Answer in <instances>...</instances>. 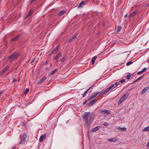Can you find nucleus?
<instances>
[{"mask_svg":"<svg viewBox=\"0 0 149 149\" xmlns=\"http://www.w3.org/2000/svg\"><path fill=\"white\" fill-rule=\"evenodd\" d=\"M101 111L102 113H104V114H105V113L109 114L111 113L108 110H101Z\"/></svg>","mask_w":149,"mask_h":149,"instance_id":"obj_8","label":"nucleus"},{"mask_svg":"<svg viewBox=\"0 0 149 149\" xmlns=\"http://www.w3.org/2000/svg\"><path fill=\"white\" fill-rule=\"evenodd\" d=\"M32 13L31 12H30L28 14H27V15L25 17V19L27 18L29 16H30L31 15Z\"/></svg>","mask_w":149,"mask_h":149,"instance_id":"obj_20","label":"nucleus"},{"mask_svg":"<svg viewBox=\"0 0 149 149\" xmlns=\"http://www.w3.org/2000/svg\"><path fill=\"white\" fill-rule=\"evenodd\" d=\"M119 128L120 129V130L123 131H125L127 130L126 128L125 127L120 128Z\"/></svg>","mask_w":149,"mask_h":149,"instance_id":"obj_27","label":"nucleus"},{"mask_svg":"<svg viewBox=\"0 0 149 149\" xmlns=\"http://www.w3.org/2000/svg\"><path fill=\"white\" fill-rule=\"evenodd\" d=\"M125 81V79H123L120 80V82L121 83H123Z\"/></svg>","mask_w":149,"mask_h":149,"instance_id":"obj_32","label":"nucleus"},{"mask_svg":"<svg viewBox=\"0 0 149 149\" xmlns=\"http://www.w3.org/2000/svg\"><path fill=\"white\" fill-rule=\"evenodd\" d=\"M87 100H86V101L84 103V104H85L87 102Z\"/></svg>","mask_w":149,"mask_h":149,"instance_id":"obj_52","label":"nucleus"},{"mask_svg":"<svg viewBox=\"0 0 149 149\" xmlns=\"http://www.w3.org/2000/svg\"><path fill=\"white\" fill-rule=\"evenodd\" d=\"M147 147H149V141L148 143H147Z\"/></svg>","mask_w":149,"mask_h":149,"instance_id":"obj_45","label":"nucleus"},{"mask_svg":"<svg viewBox=\"0 0 149 149\" xmlns=\"http://www.w3.org/2000/svg\"><path fill=\"white\" fill-rule=\"evenodd\" d=\"M46 137V135L45 134H44L43 135H42L41 136H40V138L39 140V141L40 142H41L42 141L43 139H44Z\"/></svg>","mask_w":149,"mask_h":149,"instance_id":"obj_16","label":"nucleus"},{"mask_svg":"<svg viewBox=\"0 0 149 149\" xmlns=\"http://www.w3.org/2000/svg\"><path fill=\"white\" fill-rule=\"evenodd\" d=\"M131 75L130 74H128L126 76V78L127 79H130Z\"/></svg>","mask_w":149,"mask_h":149,"instance_id":"obj_30","label":"nucleus"},{"mask_svg":"<svg viewBox=\"0 0 149 149\" xmlns=\"http://www.w3.org/2000/svg\"><path fill=\"white\" fill-rule=\"evenodd\" d=\"M58 70V69H55L54 70H53L52 71L50 72V74H49V75L50 76H52L53 74L55 73Z\"/></svg>","mask_w":149,"mask_h":149,"instance_id":"obj_12","label":"nucleus"},{"mask_svg":"<svg viewBox=\"0 0 149 149\" xmlns=\"http://www.w3.org/2000/svg\"><path fill=\"white\" fill-rule=\"evenodd\" d=\"M52 63H51L50 65V67L52 66Z\"/></svg>","mask_w":149,"mask_h":149,"instance_id":"obj_55","label":"nucleus"},{"mask_svg":"<svg viewBox=\"0 0 149 149\" xmlns=\"http://www.w3.org/2000/svg\"><path fill=\"white\" fill-rule=\"evenodd\" d=\"M92 87H93V86H91V87H90L89 88H88V91H89V90H90V89H92Z\"/></svg>","mask_w":149,"mask_h":149,"instance_id":"obj_46","label":"nucleus"},{"mask_svg":"<svg viewBox=\"0 0 149 149\" xmlns=\"http://www.w3.org/2000/svg\"><path fill=\"white\" fill-rule=\"evenodd\" d=\"M100 128V126H97L94 128H93L92 129V131L93 132H95L97 130H99Z\"/></svg>","mask_w":149,"mask_h":149,"instance_id":"obj_10","label":"nucleus"},{"mask_svg":"<svg viewBox=\"0 0 149 149\" xmlns=\"http://www.w3.org/2000/svg\"><path fill=\"white\" fill-rule=\"evenodd\" d=\"M95 118L94 113H93L91 114L90 112H86L83 116L82 120L85 122V125H87L92 123Z\"/></svg>","mask_w":149,"mask_h":149,"instance_id":"obj_1","label":"nucleus"},{"mask_svg":"<svg viewBox=\"0 0 149 149\" xmlns=\"http://www.w3.org/2000/svg\"><path fill=\"white\" fill-rule=\"evenodd\" d=\"M105 91H106V92H107H107L109 91V89H108V88H107V89H106V90H105Z\"/></svg>","mask_w":149,"mask_h":149,"instance_id":"obj_49","label":"nucleus"},{"mask_svg":"<svg viewBox=\"0 0 149 149\" xmlns=\"http://www.w3.org/2000/svg\"><path fill=\"white\" fill-rule=\"evenodd\" d=\"M9 68L8 67H5L3 71V74Z\"/></svg>","mask_w":149,"mask_h":149,"instance_id":"obj_21","label":"nucleus"},{"mask_svg":"<svg viewBox=\"0 0 149 149\" xmlns=\"http://www.w3.org/2000/svg\"><path fill=\"white\" fill-rule=\"evenodd\" d=\"M108 140L110 141L115 142L118 140V139L116 137H115L114 138L109 139Z\"/></svg>","mask_w":149,"mask_h":149,"instance_id":"obj_14","label":"nucleus"},{"mask_svg":"<svg viewBox=\"0 0 149 149\" xmlns=\"http://www.w3.org/2000/svg\"><path fill=\"white\" fill-rule=\"evenodd\" d=\"M107 93V92L106 91H105V90L103 92H102L101 93V94H102V95H104V94H105V93Z\"/></svg>","mask_w":149,"mask_h":149,"instance_id":"obj_36","label":"nucleus"},{"mask_svg":"<svg viewBox=\"0 0 149 149\" xmlns=\"http://www.w3.org/2000/svg\"><path fill=\"white\" fill-rule=\"evenodd\" d=\"M100 93V92H96L92 94V95L90 96L89 97L88 99L87 100H91L93 98L95 97L97 95Z\"/></svg>","mask_w":149,"mask_h":149,"instance_id":"obj_5","label":"nucleus"},{"mask_svg":"<svg viewBox=\"0 0 149 149\" xmlns=\"http://www.w3.org/2000/svg\"><path fill=\"white\" fill-rule=\"evenodd\" d=\"M88 91L87 89L86 91L83 94V97H84L86 96V94L88 93Z\"/></svg>","mask_w":149,"mask_h":149,"instance_id":"obj_24","label":"nucleus"},{"mask_svg":"<svg viewBox=\"0 0 149 149\" xmlns=\"http://www.w3.org/2000/svg\"><path fill=\"white\" fill-rule=\"evenodd\" d=\"M27 136V134L26 133H24L22 136L20 137L21 140L19 142V144H24L26 142V139Z\"/></svg>","mask_w":149,"mask_h":149,"instance_id":"obj_3","label":"nucleus"},{"mask_svg":"<svg viewBox=\"0 0 149 149\" xmlns=\"http://www.w3.org/2000/svg\"><path fill=\"white\" fill-rule=\"evenodd\" d=\"M146 68H143V69L142 70V71L143 72L146 71Z\"/></svg>","mask_w":149,"mask_h":149,"instance_id":"obj_37","label":"nucleus"},{"mask_svg":"<svg viewBox=\"0 0 149 149\" xmlns=\"http://www.w3.org/2000/svg\"><path fill=\"white\" fill-rule=\"evenodd\" d=\"M47 77H43L38 82V84H40L42 83L45 81L47 79Z\"/></svg>","mask_w":149,"mask_h":149,"instance_id":"obj_7","label":"nucleus"},{"mask_svg":"<svg viewBox=\"0 0 149 149\" xmlns=\"http://www.w3.org/2000/svg\"><path fill=\"white\" fill-rule=\"evenodd\" d=\"M97 102V100L94 99L89 102V106H91Z\"/></svg>","mask_w":149,"mask_h":149,"instance_id":"obj_11","label":"nucleus"},{"mask_svg":"<svg viewBox=\"0 0 149 149\" xmlns=\"http://www.w3.org/2000/svg\"><path fill=\"white\" fill-rule=\"evenodd\" d=\"M16 146H14L13 147L12 149H16Z\"/></svg>","mask_w":149,"mask_h":149,"instance_id":"obj_53","label":"nucleus"},{"mask_svg":"<svg viewBox=\"0 0 149 149\" xmlns=\"http://www.w3.org/2000/svg\"><path fill=\"white\" fill-rule=\"evenodd\" d=\"M77 35L76 34H75V35L72 37V38L68 40V42H72L73 41V39H75L76 38Z\"/></svg>","mask_w":149,"mask_h":149,"instance_id":"obj_13","label":"nucleus"},{"mask_svg":"<svg viewBox=\"0 0 149 149\" xmlns=\"http://www.w3.org/2000/svg\"><path fill=\"white\" fill-rule=\"evenodd\" d=\"M121 29L122 28L120 26H118L117 28H116V30L117 32H119L120 31Z\"/></svg>","mask_w":149,"mask_h":149,"instance_id":"obj_23","label":"nucleus"},{"mask_svg":"<svg viewBox=\"0 0 149 149\" xmlns=\"http://www.w3.org/2000/svg\"><path fill=\"white\" fill-rule=\"evenodd\" d=\"M103 125L105 126H107L108 125V123H105L103 124Z\"/></svg>","mask_w":149,"mask_h":149,"instance_id":"obj_39","label":"nucleus"},{"mask_svg":"<svg viewBox=\"0 0 149 149\" xmlns=\"http://www.w3.org/2000/svg\"><path fill=\"white\" fill-rule=\"evenodd\" d=\"M133 17L132 15L131 14V13L128 16V18H130V17Z\"/></svg>","mask_w":149,"mask_h":149,"instance_id":"obj_42","label":"nucleus"},{"mask_svg":"<svg viewBox=\"0 0 149 149\" xmlns=\"http://www.w3.org/2000/svg\"><path fill=\"white\" fill-rule=\"evenodd\" d=\"M148 62L149 63V59H148Z\"/></svg>","mask_w":149,"mask_h":149,"instance_id":"obj_56","label":"nucleus"},{"mask_svg":"<svg viewBox=\"0 0 149 149\" xmlns=\"http://www.w3.org/2000/svg\"><path fill=\"white\" fill-rule=\"evenodd\" d=\"M114 85L113 84V85H111L110 87L111 88H113L114 87Z\"/></svg>","mask_w":149,"mask_h":149,"instance_id":"obj_47","label":"nucleus"},{"mask_svg":"<svg viewBox=\"0 0 149 149\" xmlns=\"http://www.w3.org/2000/svg\"><path fill=\"white\" fill-rule=\"evenodd\" d=\"M20 53L18 52H15L8 57V58L13 61L15 59L17 58L20 55Z\"/></svg>","mask_w":149,"mask_h":149,"instance_id":"obj_2","label":"nucleus"},{"mask_svg":"<svg viewBox=\"0 0 149 149\" xmlns=\"http://www.w3.org/2000/svg\"><path fill=\"white\" fill-rule=\"evenodd\" d=\"M65 11L63 10L61 11L59 13V15H64L65 13Z\"/></svg>","mask_w":149,"mask_h":149,"instance_id":"obj_26","label":"nucleus"},{"mask_svg":"<svg viewBox=\"0 0 149 149\" xmlns=\"http://www.w3.org/2000/svg\"><path fill=\"white\" fill-rule=\"evenodd\" d=\"M149 89V86L144 88L141 92V94H143Z\"/></svg>","mask_w":149,"mask_h":149,"instance_id":"obj_9","label":"nucleus"},{"mask_svg":"<svg viewBox=\"0 0 149 149\" xmlns=\"http://www.w3.org/2000/svg\"><path fill=\"white\" fill-rule=\"evenodd\" d=\"M129 96V94L128 93H126L124 94L122 97L120 98L119 101L118 102V104H120L123 101L126 99V98L128 97Z\"/></svg>","mask_w":149,"mask_h":149,"instance_id":"obj_4","label":"nucleus"},{"mask_svg":"<svg viewBox=\"0 0 149 149\" xmlns=\"http://www.w3.org/2000/svg\"><path fill=\"white\" fill-rule=\"evenodd\" d=\"M97 57L96 56H95L93 57L92 60V64H94L95 63V60Z\"/></svg>","mask_w":149,"mask_h":149,"instance_id":"obj_19","label":"nucleus"},{"mask_svg":"<svg viewBox=\"0 0 149 149\" xmlns=\"http://www.w3.org/2000/svg\"><path fill=\"white\" fill-rule=\"evenodd\" d=\"M20 37L19 35H18L16 37L12 39L11 40V41L13 42H14L16 40H18L19 38Z\"/></svg>","mask_w":149,"mask_h":149,"instance_id":"obj_17","label":"nucleus"},{"mask_svg":"<svg viewBox=\"0 0 149 149\" xmlns=\"http://www.w3.org/2000/svg\"><path fill=\"white\" fill-rule=\"evenodd\" d=\"M45 69L46 70H47L48 69V68L47 67L45 68Z\"/></svg>","mask_w":149,"mask_h":149,"instance_id":"obj_54","label":"nucleus"},{"mask_svg":"<svg viewBox=\"0 0 149 149\" xmlns=\"http://www.w3.org/2000/svg\"><path fill=\"white\" fill-rule=\"evenodd\" d=\"M59 47V45H58L57 46H56L55 48V49L56 50H58V48Z\"/></svg>","mask_w":149,"mask_h":149,"instance_id":"obj_40","label":"nucleus"},{"mask_svg":"<svg viewBox=\"0 0 149 149\" xmlns=\"http://www.w3.org/2000/svg\"><path fill=\"white\" fill-rule=\"evenodd\" d=\"M138 13V10H136L131 13L133 16H134Z\"/></svg>","mask_w":149,"mask_h":149,"instance_id":"obj_18","label":"nucleus"},{"mask_svg":"<svg viewBox=\"0 0 149 149\" xmlns=\"http://www.w3.org/2000/svg\"><path fill=\"white\" fill-rule=\"evenodd\" d=\"M149 131V125L145 127L143 130V131L146 132Z\"/></svg>","mask_w":149,"mask_h":149,"instance_id":"obj_22","label":"nucleus"},{"mask_svg":"<svg viewBox=\"0 0 149 149\" xmlns=\"http://www.w3.org/2000/svg\"><path fill=\"white\" fill-rule=\"evenodd\" d=\"M107 88L109 89V91L110 89H111V88L110 87H109Z\"/></svg>","mask_w":149,"mask_h":149,"instance_id":"obj_51","label":"nucleus"},{"mask_svg":"<svg viewBox=\"0 0 149 149\" xmlns=\"http://www.w3.org/2000/svg\"><path fill=\"white\" fill-rule=\"evenodd\" d=\"M29 91V88H26L25 91L24 93L25 94L27 93H28V91Z\"/></svg>","mask_w":149,"mask_h":149,"instance_id":"obj_31","label":"nucleus"},{"mask_svg":"<svg viewBox=\"0 0 149 149\" xmlns=\"http://www.w3.org/2000/svg\"><path fill=\"white\" fill-rule=\"evenodd\" d=\"M62 54L61 52H59L54 58V60L56 61L57 62L58 60V58L61 56Z\"/></svg>","mask_w":149,"mask_h":149,"instance_id":"obj_6","label":"nucleus"},{"mask_svg":"<svg viewBox=\"0 0 149 149\" xmlns=\"http://www.w3.org/2000/svg\"><path fill=\"white\" fill-rule=\"evenodd\" d=\"M3 93V91H0V96Z\"/></svg>","mask_w":149,"mask_h":149,"instance_id":"obj_44","label":"nucleus"},{"mask_svg":"<svg viewBox=\"0 0 149 149\" xmlns=\"http://www.w3.org/2000/svg\"><path fill=\"white\" fill-rule=\"evenodd\" d=\"M120 84V82H117L116 83V85L117 86H118V85H119Z\"/></svg>","mask_w":149,"mask_h":149,"instance_id":"obj_41","label":"nucleus"},{"mask_svg":"<svg viewBox=\"0 0 149 149\" xmlns=\"http://www.w3.org/2000/svg\"><path fill=\"white\" fill-rule=\"evenodd\" d=\"M56 51H57V50H56L55 49H54V50H53L52 52H51V54H49V55H51L52 54H53V53H54L56 52Z\"/></svg>","mask_w":149,"mask_h":149,"instance_id":"obj_29","label":"nucleus"},{"mask_svg":"<svg viewBox=\"0 0 149 149\" xmlns=\"http://www.w3.org/2000/svg\"><path fill=\"white\" fill-rule=\"evenodd\" d=\"M27 124L26 123H23V126L25 128L26 127V124Z\"/></svg>","mask_w":149,"mask_h":149,"instance_id":"obj_34","label":"nucleus"},{"mask_svg":"<svg viewBox=\"0 0 149 149\" xmlns=\"http://www.w3.org/2000/svg\"><path fill=\"white\" fill-rule=\"evenodd\" d=\"M133 63V62L132 61H130L126 63L127 66H129L130 65L132 64Z\"/></svg>","mask_w":149,"mask_h":149,"instance_id":"obj_25","label":"nucleus"},{"mask_svg":"<svg viewBox=\"0 0 149 149\" xmlns=\"http://www.w3.org/2000/svg\"><path fill=\"white\" fill-rule=\"evenodd\" d=\"M86 1H82L80 3L79 6V7L81 8L83 6L86 4Z\"/></svg>","mask_w":149,"mask_h":149,"instance_id":"obj_15","label":"nucleus"},{"mask_svg":"<svg viewBox=\"0 0 149 149\" xmlns=\"http://www.w3.org/2000/svg\"><path fill=\"white\" fill-rule=\"evenodd\" d=\"M144 76V75H143L142 76H141L140 77H139L137 79H136L135 81V82L136 81H137L140 79L141 78H142Z\"/></svg>","mask_w":149,"mask_h":149,"instance_id":"obj_28","label":"nucleus"},{"mask_svg":"<svg viewBox=\"0 0 149 149\" xmlns=\"http://www.w3.org/2000/svg\"><path fill=\"white\" fill-rule=\"evenodd\" d=\"M143 72L141 70V71L138 72L137 73V74L138 75H140Z\"/></svg>","mask_w":149,"mask_h":149,"instance_id":"obj_35","label":"nucleus"},{"mask_svg":"<svg viewBox=\"0 0 149 149\" xmlns=\"http://www.w3.org/2000/svg\"><path fill=\"white\" fill-rule=\"evenodd\" d=\"M48 63V60H47V61H46V62L45 63H43V65H46Z\"/></svg>","mask_w":149,"mask_h":149,"instance_id":"obj_38","label":"nucleus"},{"mask_svg":"<svg viewBox=\"0 0 149 149\" xmlns=\"http://www.w3.org/2000/svg\"><path fill=\"white\" fill-rule=\"evenodd\" d=\"M127 14H126L125 15L124 17L125 18H126L127 17Z\"/></svg>","mask_w":149,"mask_h":149,"instance_id":"obj_50","label":"nucleus"},{"mask_svg":"<svg viewBox=\"0 0 149 149\" xmlns=\"http://www.w3.org/2000/svg\"><path fill=\"white\" fill-rule=\"evenodd\" d=\"M66 59V58H65V57H64L61 60V61L62 62H64Z\"/></svg>","mask_w":149,"mask_h":149,"instance_id":"obj_33","label":"nucleus"},{"mask_svg":"<svg viewBox=\"0 0 149 149\" xmlns=\"http://www.w3.org/2000/svg\"><path fill=\"white\" fill-rule=\"evenodd\" d=\"M37 0H31V3H33L36 1Z\"/></svg>","mask_w":149,"mask_h":149,"instance_id":"obj_43","label":"nucleus"},{"mask_svg":"<svg viewBox=\"0 0 149 149\" xmlns=\"http://www.w3.org/2000/svg\"><path fill=\"white\" fill-rule=\"evenodd\" d=\"M13 81L14 82H15L17 81V80L15 79H14L13 80Z\"/></svg>","mask_w":149,"mask_h":149,"instance_id":"obj_48","label":"nucleus"}]
</instances>
